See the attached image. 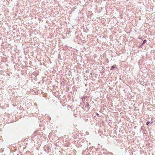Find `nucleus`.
<instances>
[{"label": "nucleus", "instance_id": "obj_1", "mask_svg": "<svg viewBox=\"0 0 155 155\" xmlns=\"http://www.w3.org/2000/svg\"><path fill=\"white\" fill-rule=\"evenodd\" d=\"M114 68V66H112L111 68H110V69L111 70H113V69Z\"/></svg>", "mask_w": 155, "mask_h": 155}, {"label": "nucleus", "instance_id": "obj_2", "mask_svg": "<svg viewBox=\"0 0 155 155\" xmlns=\"http://www.w3.org/2000/svg\"><path fill=\"white\" fill-rule=\"evenodd\" d=\"M147 42V40H144L143 42V44Z\"/></svg>", "mask_w": 155, "mask_h": 155}, {"label": "nucleus", "instance_id": "obj_3", "mask_svg": "<svg viewBox=\"0 0 155 155\" xmlns=\"http://www.w3.org/2000/svg\"><path fill=\"white\" fill-rule=\"evenodd\" d=\"M150 123V122L149 121H148L146 123V124L147 125H148Z\"/></svg>", "mask_w": 155, "mask_h": 155}]
</instances>
